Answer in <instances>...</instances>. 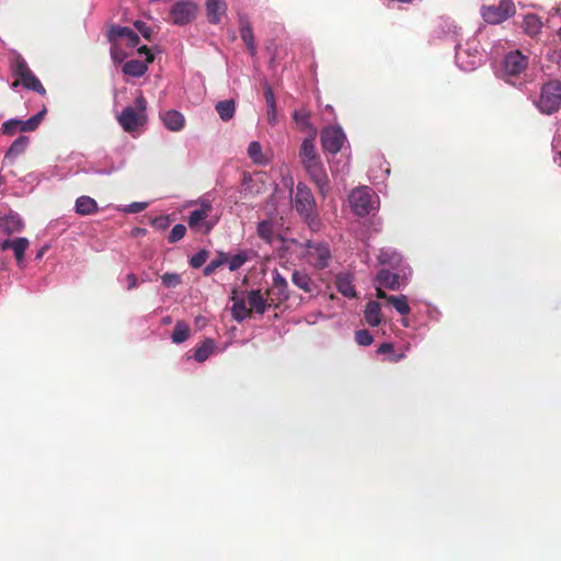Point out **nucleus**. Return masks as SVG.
Returning <instances> with one entry per match:
<instances>
[{
	"mask_svg": "<svg viewBox=\"0 0 561 561\" xmlns=\"http://www.w3.org/2000/svg\"><path fill=\"white\" fill-rule=\"evenodd\" d=\"M293 206L312 231L320 230L321 222L317 211V204L311 190L306 184H297Z\"/></svg>",
	"mask_w": 561,
	"mask_h": 561,
	"instance_id": "f257e3e1",
	"label": "nucleus"
},
{
	"mask_svg": "<svg viewBox=\"0 0 561 561\" xmlns=\"http://www.w3.org/2000/svg\"><path fill=\"white\" fill-rule=\"evenodd\" d=\"M529 65V57L524 55L519 49L508 51L502 61V78L514 87L522 88L525 81L520 80Z\"/></svg>",
	"mask_w": 561,
	"mask_h": 561,
	"instance_id": "f03ea898",
	"label": "nucleus"
},
{
	"mask_svg": "<svg viewBox=\"0 0 561 561\" xmlns=\"http://www.w3.org/2000/svg\"><path fill=\"white\" fill-rule=\"evenodd\" d=\"M11 72L15 77V80L11 83L12 89L22 84L25 89L37 92L41 95L46 94V89L21 55H16L11 61Z\"/></svg>",
	"mask_w": 561,
	"mask_h": 561,
	"instance_id": "7ed1b4c3",
	"label": "nucleus"
},
{
	"mask_svg": "<svg viewBox=\"0 0 561 561\" xmlns=\"http://www.w3.org/2000/svg\"><path fill=\"white\" fill-rule=\"evenodd\" d=\"M534 103L542 114L551 115L558 112L561 107V81L552 79L543 83Z\"/></svg>",
	"mask_w": 561,
	"mask_h": 561,
	"instance_id": "20e7f679",
	"label": "nucleus"
},
{
	"mask_svg": "<svg viewBox=\"0 0 561 561\" xmlns=\"http://www.w3.org/2000/svg\"><path fill=\"white\" fill-rule=\"evenodd\" d=\"M146 108L147 101L142 93H139L135 99L134 106L125 107L118 115L117 119L122 128L127 133H131L145 125L147 121Z\"/></svg>",
	"mask_w": 561,
	"mask_h": 561,
	"instance_id": "39448f33",
	"label": "nucleus"
},
{
	"mask_svg": "<svg viewBox=\"0 0 561 561\" xmlns=\"http://www.w3.org/2000/svg\"><path fill=\"white\" fill-rule=\"evenodd\" d=\"M480 13L485 23L496 25L514 16L516 7L513 0H500L497 4L482 5Z\"/></svg>",
	"mask_w": 561,
	"mask_h": 561,
	"instance_id": "423d86ee",
	"label": "nucleus"
},
{
	"mask_svg": "<svg viewBox=\"0 0 561 561\" xmlns=\"http://www.w3.org/2000/svg\"><path fill=\"white\" fill-rule=\"evenodd\" d=\"M375 193L367 186L353 190L348 195V203L357 216H366L374 208Z\"/></svg>",
	"mask_w": 561,
	"mask_h": 561,
	"instance_id": "0eeeda50",
	"label": "nucleus"
},
{
	"mask_svg": "<svg viewBox=\"0 0 561 561\" xmlns=\"http://www.w3.org/2000/svg\"><path fill=\"white\" fill-rule=\"evenodd\" d=\"M213 206L209 201H202L201 207L190 213L187 224L188 227L202 234H208L214 228V222L207 220Z\"/></svg>",
	"mask_w": 561,
	"mask_h": 561,
	"instance_id": "6e6552de",
	"label": "nucleus"
},
{
	"mask_svg": "<svg viewBox=\"0 0 561 561\" xmlns=\"http://www.w3.org/2000/svg\"><path fill=\"white\" fill-rule=\"evenodd\" d=\"M305 255L310 265L317 270H323L329 266L331 261V251L327 243L307 241L305 243Z\"/></svg>",
	"mask_w": 561,
	"mask_h": 561,
	"instance_id": "1a4fd4ad",
	"label": "nucleus"
},
{
	"mask_svg": "<svg viewBox=\"0 0 561 561\" xmlns=\"http://www.w3.org/2000/svg\"><path fill=\"white\" fill-rule=\"evenodd\" d=\"M270 308H278L289 298L288 284L277 271L273 275L272 286L265 291Z\"/></svg>",
	"mask_w": 561,
	"mask_h": 561,
	"instance_id": "9d476101",
	"label": "nucleus"
},
{
	"mask_svg": "<svg viewBox=\"0 0 561 561\" xmlns=\"http://www.w3.org/2000/svg\"><path fill=\"white\" fill-rule=\"evenodd\" d=\"M345 140L346 136L340 126H328L321 131L322 148L329 153H337Z\"/></svg>",
	"mask_w": 561,
	"mask_h": 561,
	"instance_id": "9b49d317",
	"label": "nucleus"
},
{
	"mask_svg": "<svg viewBox=\"0 0 561 561\" xmlns=\"http://www.w3.org/2000/svg\"><path fill=\"white\" fill-rule=\"evenodd\" d=\"M197 12V5L190 0L176 2L170 10V21L175 25H185L192 22Z\"/></svg>",
	"mask_w": 561,
	"mask_h": 561,
	"instance_id": "f8f14e48",
	"label": "nucleus"
},
{
	"mask_svg": "<svg viewBox=\"0 0 561 561\" xmlns=\"http://www.w3.org/2000/svg\"><path fill=\"white\" fill-rule=\"evenodd\" d=\"M302 165L320 193L324 195L329 187V178L320 158L302 163Z\"/></svg>",
	"mask_w": 561,
	"mask_h": 561,
	"instance_id": "ddd939ff",
	"label": "nucleus"
},
{
	"mask_svg": "<svg viewBox=\"0 0 561 561\" xmlns=\"http://www.w3.org/2000/svg\"><path fill=\"white\" fill-rule=\"evenodd\" d=\"M30 245V241L26 238L8 239L0 242V249L2 251L12 250L18 265H21L24 261V254Z\"/></svg>",
	"mask_w": 561,
	"mask_h": 561,
	"instance_id": "4468645a",
	"label": "nucleus"
},
{
	"mask_svg": "<svg viewBox=\"0 0 561 561\" xmlns=\"http://www.w3.org/2000/svg\"><path fill=\"white\" fill-rule=\"evenodd\" d=\"M110 42L126 39L129 47H136L139 43V36L131 28L126 26L114 25L107 34Z\"/></svg>",
	"mask_w": 561,
	"mask_h": 561,
	"instance_id": "2eb2a0df",
	"label": "nucleus"
},
{
	"mask_svg": "<svg viewBox=\"0 0 561 561\" xmlns=\"http://www.w3.org/2000/svg\"><path fill=\"white\" fill-rule=\"evenodd\" d=\"M542 27L541 19L535 13L525 14L520 23L523 33L530 38H537L541 34Z\"/></svg>",
	"mask_w": 561,
	"mask_h": 561,
	"instance_id": "dca6fc26",
	"label": "nucleus"
},
{
	"mask_svg": "<svg viewBox=\"0 0 561 561\" xmlns=\"http://www.w3.org/2000/svg\"><path fill=\"white\" fill-rule=\"evenodd\" d=\"M247 299L251 313L263 314L268 307V300L265 294L259 289H252L247 293Z\"/></svg>",
	"mask_w": 561,
	"mask_h": 561,
	"instance_id": "f3484780",
	"label": "nucleus"
},
{
	"mask_svg": "<svg viewBox=\"0 0 561 561\" xmlns=\"http://www.w3.org/2000/svg\"><path fill=\"white\" fill-rule=\"evenodd\" d=\"M293 119L299 130L308 133L309 136L316 137L317 128L310 123V113L307 110H296L293 113Z\"/></svg>",
	"mask_w": 561,
	"mask_h": 561,
	"instance_id": "a211bd4d",
	"label": "nucleus"
},
{
	"mask_svg": "<svg viewBox=\"0 0 561 561\" xmlns=\"http://www.w3.org/2000/svg\"><path fill=\"white\" fill-rule=\"evenodd\" d=\"M23 221L18 214L10 213L0 218V229L5 234H13L20 232L23 229Z\"/></svg>",
	"mask_w": 561,
	"mask_h": 561,
	"instance_id": "6ab92c4d",
	"label": "nucleus"
},
{
	"mask_svg": "<svg viewBox=\"0 0 561 561\" xmlns=\"http://www.w3.org/2000/svg\"><path fill=\"white\" fill-rule=\"evenodd\" d=\"M160 118L169 130L179 131L184 127V116L178 111L170 110L161 113Z\"/></svg>",
	"mask_w": 561,
	"mask_h": 561,
	"instance_id": "aec40b11",
	"label": "nucleus"
},
{
	"mask_svg": "<svg viewBox=\"0 0 561 561\" xmlns=\"http://www.w3.org/2000/svg\"><path fill=\"white\" fill-rule=\"evenodd\" d=\"M375 282L379 286L390 290H396L400 287V276L386 268H382L377 273Z\"/></svg>",
	"mask_w": 561,
	"mask_h": 561,
	"instance_id": "412c9836",
	"label": "nucleus"
},
{
	"mask_svg": "<svg viewBox=\"0 0 561 561\" xmlns=\"http://www.w3.org/2000/svg\"><path fill=\"white\" fill-rule=\"evenodd\" d=\"M226 10L227 4L224 0H207L206 2L207 18L211 24H218Z\"/></svg>",
	"mask_w": 561,
	"mask_h": 561,
	"instance_id": "4be33fe9",
	"label": "nucleus"
},
{
	"mask_svg": "<svg viewBox=\"0 0 561 561\" xmlns=\"http://www.w3.org/2000/svg\"><path fill=\"white\" fill-rule=\"evenodd\" d=\"M232 301H233V305L231 308L232 316L238 322H241L252 316L251 309L249 308V305H248L247 297L233 296Z\"/></svg>",
	"mask_w": 561,
	"mask_h": 561,
	"instance_id": "5701e85b",
	"label": "nucleus"
},
{
	"mask_svg": "<svg viewBox=\"0 0 561 561\" xmlns=\"http://www.w3.org/2000/svg\"><path fill=\"white\" fill-rule=\"evenodd\" d=\"M364 316L370 327H378L382 321L380 304L377 301H368L365 307Z\"/></svg>",
	"mask_w": 561,
	"mask_h": 561,
	"instance_id": "b1692460",
	"label": "nucleus"
},
{
	"mask_svg": "<svg viewBox=\"0 0 561 561\" xmlns=\"http://www.w3.org/2000/svg\"><path fill=\"white\" fill-rule=\"evenodd\" d=\"M240 36L244 44L247 45V48L249 49L251 55H255L256 46L254 42L253 28L251 26V23L247 19L240 20Z\"/></svg>",
	"mask_w": 561,
	"mask_h": 561,
	"instance_id": "393cba45",
	"label": "nucleus"
},
{
	"mask_svg": "<svg viewBox=\"0 0 561 561\" xmlns=\"http://www.w3.org/2000/svg\"><path fill=\"white\" fill-rule=\"evenodd\" d=\"M291 282L306 294H312L316 290V284L306 272L295 271L291 275Z\"/></svg>",
	"mask_w": 561,
	"mask_h": 561,
	"instance_id": "a878e982",
	"label": "nucleus"
},
{
	"mask_svg": "<svg viewBox=\"0 0 561 561\" xmlns=\"http://www.w3.org/2000/svg\"><path fill=\"white\" fill-rule=\"evenodd\" d=\"M148 64L147 61H140L137 59H131L126 61L123 67L122 71L124 75L138 78L144 76L148 70Z\"/></svg>",
	"mask_w": 561,
	"mask_h": 561,
	"instance_id": "bb28decb",
	"label": "nucleus"
},
{
	"mask_svg": "<svg viewBox=\"0 0 561 561\" xmlns=\"http://www.w3.org/2000/svg\"><path fill=\"white\" fill-rule=\"evenodd\" d=\"M314 138L316 137L309 136L304 139L299 151L301 163H306L319 158L314 147Z\"/></svg>",
	"mask_w": 561,
	"mask_h": 561,
	"instance_id": "cd10ccee",
	"label": "nucleus"
},
{
	"mask_svg": "<svg viewBox=\"0 0 561 561\" xmlns=\"http://www.w3.org/2000/svg\"><path fill=\"white\" fill-rule=\"evenodd\" d=\"M257 236L266 243L272 244L278 237L272 220H263L257 226Z\"/></svg>",
	"mask_w": 561,
	"mask_h": 561,
	"instance_id": "c85d7f7f",
	"label": "nucleus"
},
{
	"mask_svg": "<svg viewBox=\"0 0 561 561\" xmlns=\"http://www.w3.org/2000/svg\"><path fill=\"white\" fill-rule=\"evenodd\" d=\"M377 260L380 264L389 265L391 267H399L402 263L401 254L392 249L380 250Z\"/></svg>",
	"mask_w": 561,
	"mask_h": 561,
	"instance_id": "c756f323",
	"label": "nucleus"
},
{
	"mask_svg": "<svg viewBox=\"0 0 561 561\" xmlns=\"http://www.w3.org/2000/svg\"><path fill=\"white\" fill-rule=\"evenodd\" d=\"M335 285L343 296L347 298H354L356 296L352 277L348 274H339L335 279Z\"/></svg>",
	"mask_w": 561,
	"mask_h": 561,
	"instance_id": "7c9ffc66",
	"label": "nucleus"
},
{
	"mask_svg": "<svg viewBox=\"0 0 561 561\" xmlns=\"http://www.w3.org/2000/svg\"><path fill=\"white\" fill-rule=\"evenodd\" d=\"M98 210L96 202L89 196H80L76 201V211L80 215H91Z\"/></svg>",
	"mask_w": 561,
	"mask_h": 561,
	"instance_id": "2f4dec72",
	"label": "nucleus"
},
{
	"mask_svg": "<svg viewBox=\"0 0 561 561\" xmlns=\"http://www.w3.org/2000/svg\"><path fill=\"white\" fill-rule=\"evenodd\" d=\"M191 335V328L185 321H176L171 340L174 344L185 342Z\"/></svg>",
	"mask_w": 561,
	"mask_h": 561,
	"instance_id": "473e14b6",
	"label": "nucleus"
},
{
	"mask_svg": "<svg viewBox=\"0 0 561 561\" xmlns=\"http://www.w3.org/2000/svg\"><path fill=\"white\" fill-rule=\"evenodd\" d=\"M216 345L214 340L206 339L204 340L195 350L194 358L198 363L205 362L214 352Z\"/></svg>",
	"mask_w": 561,
	"mask_h": 561,
	"instance_id": "72a5a7b5",
	"label": "nucleus"
},
{
	"mask_svg": "<svg viewBox=\"0 0 561 561\" xmlns=\"http://www.w3.org/2000/svg\"><path fill=\"white\" fill-rule=\"evenodd\" d=\"M30 142L28 137L26 136H19L9 147L5 159H11L20 156L23 153Z\"/></svg>",
	"mask_w": 561,
	"mask_h": 561,
	"instance_id": "f704fd0d",
	"label": "nucleus"
},
{
	"mask_svg": "<svg viewBox=\"0 0 561 561\" xmlns=\"http://www.w3.org/2000/svg\"><path fill=\"white\" fill-rule=\"evenodd\" d=\"M219 117L227 122L234 115L236 106L233 100L219 101L215 106Z\"/></svg>",
	"mask_w": 561,
	"mask_h": 561,
	"instance_id": "c9c22d12",
	"label": "nucleus"
},
{
	"mask_svg": "<svg viewBox=\"0 0 561 561\" xmlns=\"http://www.w3.org/2000/svg\"><path fill=\"white\" fill-rule=\"evenodd\" d=\"M388 304L392 305L393 308L402 316H407L411 311L408 298L404 295L389 296Z\"/></svg>",
	"mask_w": 561,
	"mask_h": 561,
	"instance_id": "e433bc0d",
	"label": "nucleus"
},
{
	"mask_svg": "<svg viewBox=\"0 0 561 561\" xmlns=\"http://www.w3.org/2000/svg\"><path fill=\"white\" fill-rule=\"evenodd\" d=\"M226 262H228V254L225 252H218L217 256L204 267V275L210 276L217 268L226 264Z\"/></svg>",
	"mask_w": 561,
	"mask_h": 561,
	"instance_id": "4c0bfd02",
	"label": "nucleus"
},
{
	"mask_svg": "<svg viewBox=\"0 0 561 561\" xmlns=\"http://www.w3.org/2000/svg\"><path fill=\"white\" fill-rule=\"evenodd\" d=\"M46 114V108H43L37 114L33 115L26 121H22L21 123V131H33L35 130L39 123L42 122L44 115Z\"/></svg>",
	"mask_w": 561,
	"mask_h": 561,
	"instance_id": "58836bf2",
	"label": "nucleus"
},
{
	"mask_svg": "<svg viewBox=\"0 0 561 561\" xmlns=\"http://www.w3.org/2000/svg\"><path fill=\"white\" fill-rule=\"evenodd\" d=\"M247 253H238L234 255L229 256L228 255V262H226L229 266V270L231 272L239 270L247 261H248Z\"/></svg>",
	"mask_w": 561,
	"mask_h": 561,
	"instance_id": "ea45409f",
	"label": "nucleus"
},
{
	"mask_svg": "<svg viewBox=\"0 0 561 561\" xmlns=\"http://www.w3.org/2000/svg\"><path fill=\"white\" fill-rule=\"evenodd\" d=\"M208 257H209V252L207 250H205V249L199 250L196 254H194L190 259V265L193 268H199L206 263Z\"/></svg>",
	"mask_w": 561,
	"mask_h": 561,
	"instance_id": "a19ab883",
	"label": "nucleus"
},
{
	"mask_svg": "<svg viewBox=\"0 0 561 561\" xmlns=\"http://www.w3.org/2000/svg\"><path fill=\"white\" fill-rule=\"evenodd\" d=\"M185 233H186V227L182 224H178L171 229V231L168 236V241L170 243H175V242L180 241L181 239H183Z\"/></svg>",
	"mask_w": 561,
	"mask_h": 561,
	"instance_id": "79ce46f5",
	"label": "nucleus"
},
{
	"mask_svg": "<svg viewBox=\"0 0 561 561\" xmlns=\"http://www.w3.org/2000/svg\"><path fill=\"white\" fill-rule=\"evenodd\" d=\"M111 58L115 64H121L126 58L125 51L119 47L117 41L111 42Z\"/></svg>",
	"mask_w": 561,
	"mask_h": 561,
	"instance_id": "37998d69",
	"label": "nucleus"
},
{
	"mask_svg": "<svg viewBox=\"0 0 561 561\" xmlns=\"http://www.w3.org/2000/svg\"><path fill=\"white\" fill-rule=\"evenodd\" d=\"M161 280L165 287L173 288L181 283V276L176 273H165L161 276Z\"/></svg>",
	"mask_w": 561,
	"mask_h": 561,
	"instance_id": "c03bdc74",
	"label": "nucleus"
},
{
	"mask_svg": "<svg viewBox=\"0 0 561 561\" xmlns=\"http://www.w3.org/2000/svg\"><path fill=\"white\" fill-rule=\"evenodd\" d=\"M356 342L362 346H368L373 343L374 337L368 330H358L355 333Z\"/></svg>",
	"mask_w": 561,
	"mask_h": 561,
	"instance_id": "a18cd8bd",
	"label": "nucleus"
},
{
	"mask_svg": "<svg viewBox=\"0 0 561 561\" xmlns=\"http://www.w3.org/2000/svg\"><path fill=\"white\" fill-rule=\"evenodd\" d=\"M248 153L254 162H262L261 145L257 141L250 142Z\"/></svg>",
	"mask_w": 561,
	"mask_h": 561,
	"instance_id": "49530a36",
	"label": "nucleus"
},
{
	"mask_svg": "<svg viewBox=\"0 0 561 561\" xmlns=\"http://www.w3.org/2000/svg\"><path fill=\"white\" fill-rule=\"evenodd\" d=\"M22 121L19 119H9L2 124V133L7 135H13L18 128L21 129Z\"/></svg>",
	"mask_w": 561,
	"mask_h": 561,
	"instance_id": "de8ad7c7",
	"label": "nucleus"
},
{
	"mask_svg": "<svg viewBox=\"0 0 561 561\" xmlns=\"http://www.w3.org/2000/svg\"><path fill=\"white\" fill-rule=\"evenodd\" d=\"M264 98H265L267 107L276 108V99H275L272 88L268 84H266L264 87Z\"/></svg>",
	"mask_w": 561,
	"mask_h": 561,
	"instance_id": "09e8293b",
	"label": "nucleus"
},
{
	"mask_svg": "<svg viewBox=\"0 0 561 561\" xmlns=\"http://www.w3.org/2000/svg\"><path fill=\"white\" fill-rule=\"evenodd\" d=\"M135 27L141 33V35L149 39L150 38V35H151V30L149 26H147V24L142 21H136L134 23Z\"/></svg>",
	"mask_w": 561,
	"mask_h": 561,
	"instance_id": "8fccbe9b",
	"label": "nucleus"
},
{
	"mask_svg": "<svg viewBox=\"0 0 561 561\" xmlns=\"http://www.w3.org/2000/svg\"><path fill=\"white\" fill-rule=\"evenodd\" d=\"M152 225L159 229H165L170 225V219L168 216L157 217Z\"/></svg>",
	"mask_w": 561,
	"mask_h": 561,
	"instance_id": "3c124183",
	"label": "nucleus"
},
{
	"mask_svg": "<svg viewBox=\"0 0 561 561\" xmlns=\"http://www.w3.org/2000/svg\"><path fill=\"white\" fill-rule=\"evenodd\" d=\"M126 282H127V290H131V289L136 288L138 285L137 276L133 273H130L126 276Z\"/></svg>",
	"mask_w": 561,
	"mask_h": 561,
	"instance_id": "603ef678",
	"label": "nucleus"
},
{
	"mask_svg": "<svg viewBox=\"0 0 561 561\" xmlns=\"http://www.w3.org/2000/svg\"><path fill=\"white\" fill-rule=\"evenodd\" d=\"M138 53L139 54H145L146 55V61L151 64L154 59L153 55L151 54L150 49L144 45L141 46L139 49H138Z\"/></svg>",
	"mask_w": 561,
	"mask_h": 561,
	"instance_id": "864d4df0",
	"label": "nucleus"
},
{
	"mask_svg": "<svg viewBox=\"0 0 561 561\" xmlns=\"http://www.w3.org/2000/svg\"><path fill=\"white\" fill-rule=\"evenodd\" d=\"M393 352V344L392 343H382L378 350V354H388Z\"/></svg>",
	"mask_w": 561,
	"mask_h": 561,
	"instance_id": "5fc2aeb1",
	"label": "nucleus"
},
{
	"mask_svg": "<svg viewBox=\"0 0 561 561\" xmlns=\"http://www.w3.org/2000/svg\"><path fill=\"white\" fill-rule=\"evenodd\" d=\"M267 121L272 125H275L277 123V111H276V108L267 107Z\"/></svg>",
	"mask_w": 561,
	"mask_h": 561,
	"instance_id": "6e6d98bb",
	"label": "nucleus"
},
{
	"mask_svg": "<svg viewBox=\"0 0 561 561\" xmlns=\"http://www.w3.org/2000/svg\"><path fill=\"white\" fill-rule=\"evenodd\" d=\"M147 207L146 203H134L130 205V210L133 213H139L142 211Z\"/></svg>",
	"mask_w": 561,
	"mask_h": 561,
	"instance_id": "4d7b16f0",
	"label": "nucleus"
},
{
	"mask_svg": "<svg viewBox=\"0 0 561 561\" xmlns=\"http://www.w3.org/2000/svg\"><path fill=\"white\" fill-rule=\"evenodd\" d=\"M382 288H383L382 286H379V285L377 284V287H376V296H377V298H379V299H386V300L388 301L389 295H387V294L383 291V289H382Z\"/></svg>",
	"mask_w": 561,
	"mask_h": 561,
	"instance_id": "13d9d810",
	"label": "nucleus"
},
{
	"mask_svg": "<svg viewBox=\"0 0 561 561\" xmlns=\"http://www.w3.org/2000/svg\"><path fill=\"white\" fill-rule=\"evenodd\" d=\"M401 358H403V354L396 355L391 360L392 362H399Z\"/></svg>",
	"mask_w": 561,
	"mask_h": 561,
	"instance_id": "bf43d9fd",
	"label": "nucleus"
}]
</instances>
